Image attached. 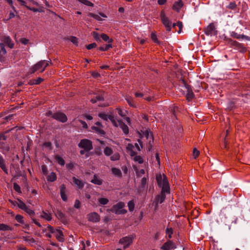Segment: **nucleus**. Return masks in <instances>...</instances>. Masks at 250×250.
<instances>
[{
  "instance_id": "1",
  "label": "nucleus",
  "mask_w": 250,
  "mask_h": 250,
  "mask_svg": "<svg viewBox=\"0 0 250 250\" xmlns=\"http://www.w3.org/2000/svg\"><path fill=\"white\" fill-rule=\"evenodd\" d=\"M21 5L25 6L28 9L34 12H44L43 7L37 1L33 0H17Z\"/></svg>"
},
{
  "instance_id": "2",
  "label": "nucleus",
  "mask_w": 250,
  "mask_h": 250,
  "mask_svg": "<svg viewBox=\"0 0 250 250\" xmlns=\"http://www.w3.org/2000/svg\"><path fill=\"white\" fill-rule=\"evenodd\" d=\"M78 146L83 149L80 151V154L83 155L85 153L86 158L88 157L89 156V151L93 148L92 142L88 139H82L78 144Z\"/></svg>"
},
{
  "instance_id": "3",
  "label": "nucleus",
  "mask_w": 250,
  "mask_h": 250,
  "mask_svg": "<svg viewBox=\"0 0 250 250\" xmlns=\"http://www.w3.org/2000/svg\"><path fill=\"white\" fill-rule=\"evenodd\" d=\"M50 62L49 61L42 60L38 62L34 66L30 68L29 73L32 74L35 72L39 73L43 72L47 66H48Z\"/></svg>"
},
{
  "instance_id": "4",
  "label": "nucleus",
  "mask_w": 250,
  "mask_h": 250,
  "mask_svg": "<svg viewBox=\"0 0 250 250\" xmlns=\"http://www.w3.org/2000/svg\"><path fill=\"white\" fill-rule=\"evenodd\" d=\"M157 181L159 186L162 188V192H169L168 182L165 175L157 176Z\"/></svg>"
},
{
  "instance_id": "5",
  "label": "nucleus",
  "mask_w": 250,
  "mask_h": 250,
  "mask_svg": "<svg viewBox=\"0 0 250 250\" xmlns=\"http://www.w3.org/2000/svg\"><path fill=\"white\" fill-rule=\"evenodd\" d=\"M139 144L135 143V145L128 144L126 149L131 156H133L136 155V151H140L141 148L143 147L142 144L140 141H138Z\"/></svg>"
},
{
  "instance_id": "6",
  "label": "nucleus",
  "mask_w": 250,
  "mask_h": 250,
  "mask_svg": "<svg viewBox=\"0 0 250 250\" xmlns=\"http://www.w3.org/2000/svg\"><path fill=\"white\" fill-rule=\"evenodd\" d=\"M125 206L124 203L120 202L113 206L111 211L117 214H125L126 212V210L124 208Z\"/></svg>"
},
{
  "instance_id": "7",
  "label": "nucleus",
  "mask_w": 250,
  "mask_h": 250,
  "mask_svg": "<svg viewBox=\"0 0 250 250\" xmlns=\"http://www.w3.org/2000/svg\"><path fill=\"white\" fill-rule=\"evenodd\" d=\"M160 18L162 22L166 27L167 31H170L171 29V22L170 21L168 18L166 17L164 11H162L161 12Z\"/></svg>"
},
{
  "instance_id": "8",
  "label": "nucleus",
  "mask_w": 250,
  "mask_h": 250,
  "mask_svg": "<svg viewBox=\"0 0 250 250\" xmlns=\"http://www.w3.org/2000/svg\"><path fill=\"white\" fill-rule=\"evenodd\" d=\"M46 229L48 231H49L51 233H54L56 238L60 242H62L64 240L63 238V234L61 230L56 229L55 230H54L53 228L50 226L48 225Z\"/></svg>"
},
{
  "instance_id": "9",
  "label": "nucleus",
  "mask_w": 250,
  "mask_h": 250,
  "mask_svg": "<svg viewBox=\"0 0 250 250\" xmlns=\"http://www.w3.org/2000/svg\"><path fill=\"white\" fill-rule=\"evenodd\" d=\"M135 237V236L134 235L125 236L120 239V243L123 245L124 248L125 249L132 243Z\"/></svg>"
},
{
  "instance_id": "10",
  "label": "nucleus",
  "mask_w": 250,
  "mask_h": 250,
  "mask_svg": "<svg viewBox=\"0 0 250 250\" xmlns=\"http://www.w3.org/2000/svg\"><path fill=\"white\" fill-rule=\"evenodd\" d=\"M52 118L59 122L65 123L67 120L66 115L62 112H56L53 114Z\"/></svg>"
},
{
  "instance_id": "11",
  "label": "nucleus",
  "mask_w": 250,
  "mask_h": 250,
  "mask_svg": "<svg viewBox=\"0 0 250 250\" xmlns=\"http://www.w3.org/2000/svg\"><path fill=\"white\" fill-rule=\"evenodd\" d=\"M115 126L120 127L125 134H127L129 132V129L127 125L120 120H116L113 125Z\"/></svg>"
},
{
  "instance_id": "12",
  "label": "nucleus",
  "mask_w": 250,
  "mask_h": 250,
  "mask_svg": "<svg viewBox=\"0 0 250 250\" xmlns=\"http://www.w3.org/2000/svg\"><path fill=\"white\" fill-rule=\"evenodd\" d=\"M216 28L213 23H210L205 29V33L207 35H212L216 34Z\"/></svg>"
},
{
  "instance_id": "13",
  "label": "nucleus",
  "mask_w": 250,
  "mask_h": 250,
  "mask_svg": "<svg viewBox=\"0 0 250 250\" xmlns=\"http://www.w3.org/2000/svg\"><path fill=\"white\" fill-rule=\"evenodd\" d=\"M87 217L88 221L92 222H98L100 220V215L95 212L89 213Z\"/></svg>"
},
{
  "instance_id": "14",
  "label": "nucleus",
  "mask_w": 250,
  "mask_h": 250,
  "mask_svg": "<svg viewBox=\"0 0 250 250\" xmlns=\"http://www.w3.org/2000/svg\"><path fill=\"white\" fill-rule=\"evenodd\" d=\"M98 116L100 118L105 121L109 120L112 122L113 125H114L116 120L113 115L106 114L104 113H100L99 114Z\"/></svg>"
},
{
  "instance_id": "15",
  "label": "nucleus",
  "mask_w": 250,
  "mask_h": 250,
  "mask_svg": "<svg viewBox=\"0 0 250 250\" xmlns=\"http://www.w3.org/2000/svg\"><path fill=\"white\" fill-rule=\"evenodd\" d=\"M88 16L89 17L93 18L94 19H95L96 20H97L98 21H102L104 20V19H103L102 18H107L106 15L103 13H99L98 14H94L92 13H89L88 14Z\"/></svg>"
},
{
  "instance_id": "16",
  "label": "nucleus",
  "mask_w": 250,
  "mask_h": 250,
  "mask_svg": "<svg viewBox=\"0 0 250 250\" xmlns=\"http://www.w3.org/2000/svg\"><path fill=\"white\" fill-rule=\"evenodd\" d=\"M175 248L174 243L171 241H168L161 247L163 250H170Z\"/></svg>"
},
{
  "instance_id": "17",
  "label": "nucleus",
  "mask_w": 250,
  "mask_h": 250,
  "mask_svg": "<svg viewBox=\"0 0 250 250\" xmlns=\"http://www.w3.org/2000/svg\"><path fill=\"white\" fill-rule=\"evenodd\" d=\"M183 2L182 0H178L177 1H175L173 6L172 9L177 11V12H179L181 8L183 6Z\"/></svg>"
},
{
  "instance_id": "18",
  "label": "nucleus",
  "mask_w": 250,
  "mask_h": 250,
  "mask_svg": "<svg viewBox=\"0 0 250 250\" xmlns=\"http://www.w3.org/2000/svg\"><path fill=\"white\" fill-rule=\"evenodd\" d=\"M66 188L64 185H62L60 187V194L63 201H66L67 197L66 194Z\"/></svg>"
},
{
  "instance_id": "19",
  "label": "nucleus",
  "mask_w": 250,
  "mask_h": 250,
  "mask_svg": "<svg viewBox=\"0 0 250 250\" xmlns=\"http://www.w3.org/2000/svg\"><path fill=\"white\" fill-rule=\"evenodd\" d=\"M21 238L24 241L27 242L30 245H32L36 243V240L34 238L30 236H23Z\"/></svg>"
},
{
  "instance_id": "20",
  "label": "nucleus",
  "mask_w": 250,
  "mask_h": 250,
  "mask_svg": "<svg viewBox=\"0 0 250 250\" xmlns=\"http://www.w3.org/2000/svg\"><path fill=\"white\" fill-rule=\"evenodd\" d=\"M73 182H74L75 185H76L79 188L82 189L83 188L84 186V182L83 181L80 180L76 178V177H74L73 178Z\"/></svg>"
},
{
  "instance_id": "21",
  "label": "nucleus",
  "mask_w": 250,
  "mask_h": 250,
  "mask_svg": "<svg viewBox=\"0 0 250 250\" xmlns=\"http://www.w3.org/2000/svg\"><path fill=\"white\" fill-rule=\"evenodd\" d=\"M3 42L6 43L8 47H9L10 48H12L14 46V43L11 41V39L9 37H4L3 39Z\"/></svg>"
},
{
  "instance_id": "22",
  "label": "nucleus",
  "mask_w": 250,
  "mask_h": 250,
  "mask_svg": "<svg viewBox=\"0 0 250 250\" xmlns=\"http://www.w3.org/2000/svg\"><path fill=\"white\" fill-rule=\"evenodd\" d=\"M0 167L3 170V171L6 174L8 173V170L6 167V166L4 163V161L2 157L0 155Z\"/></svg>"
},
{
  "instance_id": "23",
  "label": "nucleus",
  "mask_w": 250,
  "mask_h": 250,
  "mask_svg": "<svg viewBox=\"0 0 250 250\" xmlns=\"http://www.w3.org/2000/svg\"><path fill=\"white\" fill-rule=\"evenodd\" d=\"M104 99V97L102 95H97L96 94H94V97L93 98H91L90 100V101L92 103H95L97 101H102Z\"/></svg>"
},
{
  "instance_id": "24",
  "label": "nucleus",
  "mask_w": 250,
  "mask_h": 250,
  "mask_svg": "<svg viewBox=\"0 0 250 250\" xmlns=\"http://www.w3.org/2000/svg\"><path fill=\"white\" fill-rule=\"evenodd\" d=\"M167 192H162V191H161V195H158L156 199L158 203L161 204L164 202L166 198L165 194Z\"/></svg>"
},
{
  "instance_id": "25",
  "label": "nucleus",
  "mask_w": 250,
  "mask_h": 250,
  "mask_svg": "<svg viewBox=\"0 0 250 250\" xmlns=\"http://www.w3.org/2000/svg\"><path fill=\"white\" fill-rule=\"evenodd\" d=\"M40 217L48 221H50L52 219L51 214L46 213L44 211H42V214L40 215Z\"/></svg>"
},
{
  "instance_id": "26",
  "label": "nucleus",
  "mask_w": 250,
  "mask_h": 250,
  "mask_svg": "<svg viewBox=\"0 0 250 250\" xmlns=\"http://www.w3.org/2000/svg\"><path fill=\"white\" fill-rule=\"evenodd\" d=\"M128 104L131 107H136V103L134 102L133 99L129 96H126L125 98Z\"/></svg>"
},
{
  "instance_id": "27",
  "label": "nucleus",
  "mask_w": 250,
  "mask_h": 250,
  "mask_svg": "<svg viewBox=\"0 0 250 250\" xmlns=\"http://www.w3.org/2000/svg\"><path fill=\"white\" fill-rule=\"evenodd\" d=\"M55 159L57 161V163L61 166H63L65 164V161L59 155H56Z\"/></svg>"
},
{
  "instance_id": "28",
  "label": "nucleus",
  "mask_w": 250,
  "mask_h": 250,
  "mask_svg": "<svg viewBox=\"0 0 250 250\" xmlns=\"http://www.w3.org/2000/svg\"><path fill=\"white\" fill-rule=\"evenodd\" d=\"M112 173L116 176L120 177L122 176V172L120 169L117 168H112L111 169Z\"/></svg>"
},
{
  "instance_id": "29",
  "label": "nucleus",
  "mask_w": 250,
  "mask_h": 250,
  "mask_svg": "<svg viewBox=\"0 0 250 250\" xmlns=\"http://www.w3.org/2000/svg\"><path fill=\"white\" fill-rule=\"evenodd\" d=\"M92 129L93 130L95 131L97 133L100 134H104V132L103 129V127L100 126H93L91 127Z\"/></svg>"
},
{
  "instance_id": "30",
  "label": "nucleus",
  "mask_w": 250,
  "mask_h": 250,
  "mask_svg": "<svg viewBox=\"0 0 250 250\" xmlns=\"http://www.w3.org/2000/svg\"><path fill=\"white\" fill-rule=\"evenodd\" d=\"M91 182L92 183L98 185H101L102 184V180L95 175H94L93 179L91 180Z\"/></svg>"
},
{
  "instance_id": "31",
  "label": "nucleus",
  "mask_w": 250,
  "mask_h": 250,
  "mask_svg": "<svg viewBox=\"0 0 250 250\" xmlns=\"http://www.w3.org/2000/svg\"><path fill=\"white\" fill-rule=\"evenodd\" d=\"M56 179L57 176L54 172L50 173L47 177V180L50 182H54L56 180Z\"/></svg>"
},
{
  "instance_id": "32",
  "label": "nucleus",
  "mask_w": 250,
  "mask_h": 250,
  "mask_svg": "<svg viewBox=\"0 0 250 250\" xmlns=\"http://www.w3.org/2000/svg\"><path fill=\"white\" fill-rule=\"evenodd\" d=\"M12 228L4 224H0V230L6 231V230H12Z\"/></svg>"
},
{
  "instance_id": "33",
  "label": "nucleus",
  "mask_w": 250,
  "mask_h": 250,
  "mask_svg": "<svg viewBox=\"0 0 250 250\" xmlns=\"http://www.w3.org/2000/svg\"><path fill=\"white\" fill-rule=\"evenodd\" d=\"M187 99L190 101H191L194 97V94L192 91L190 90L189 88L187 89V93L186 94Z\"/></svg>"
},
{
  "instance_id": "34",
  "label": "nucleus",
  "mask_w": 250,
  "mask_h": 250,
  "mask_svg": "<svg viewBox=\"0 0 250 250\" xmlns=\"http://www.w3.org/2000/svg\"><path fill=\"white\" fill-rule=\"evenodd\" d=\"M144 135L146 138V139L150 140L151 139L153 140L152 134V133L149 130H146L144 133Z\"/></svg>"
},
{
  "instance_id": "35",
  "label": "nucleus",
  "mask_w": 250,
  "mask_h": 250,
  "mask_svg": "<svg viewBox=\"0 0 250 250\" xmlns=\"http://www.w3.org/2000/svg\"><path fill=\"white\" fill-rule=\"evenodd\" d=\"M101 36L104 41L107 42L111 44L113 42V40L112 39H110L106 34H102Z\"/></svg>"
},
{
  "instance_id": "36",
  "label": "nucleus",
  "mask_w": 250,
  "mask_h": 250,
  "mask_svg": "<svg viewBox=\"0 0 250 250\" xmlns=\"http://www.w3.org/2000/svg\"><path fill=\"white\" fill-rule=\"evenodd\" d=\"M108 199L106 198H100L98 199V202L100 205H105L108 203Z\"/></svg>"
},
{
  "instance_id": "37",
  "label": "nucleus",
  "mask_w": 250,
  "mask_h": 250,
  "mask_svg": "<svg viewBox=\"0 0 250 250\" xmlns=\"http://www.w3.org/2000/svg\"><path fill=\"white\" fill-rule=\"evenodd\" d=\"M112 45L110 43H108V44H106L103 46H100L99 47V50L102 51H105L108 50L109 48H112Z\"/></svg>"
},
{
  "instance_id": "38",
  "label": "nucleus",
  "mask_w": 250,
  "mask_h": 250,
  "mask_svg": "<svg viewBox=\"0 0 250 250\" xmlns=\"http://www.w3.org/2000/svg\"><path fill=\"white\" fill-rule=\"evenodd\" d=\"M17 205L18 207L23 210L27 207L26 205L21 200H19L18 202L17 203Z\"/></svg>"
},
{
  "instance_id": "39",
  "label": "nucleus",
  "mask_w": 250,
  "mask_h": 250,
  "mask_svg": "<svg viewBox=\"0 0 250 250\" xmlns=\"http://www.w3.org/2000/svg\"><path fill=\"white\" fill-rule=\"evenodd\" d=\"M15 219L17 221L21 224H23L24 220L23 217L21 215H17L15 216Z\"/></svg>"
},
{
  "instance_id": "40",
  "label": "nucleus",
  "mask_w": 250,
  "mask_h": 250,
  "mask_svg": "<svg viewBox=\"0 0 250 250\" xmlns=\"http://www.w3.org/2000/svg\"><path fill=\"white\" fill-rule=\"evenodd\" d=\"M104 153L106 156H109L112 153V150L109 147H106L104 149Z\"/></svg>"
},
{
  "instance_id": "41",
  "label": "nucleus",
  "mask_w": 250,
  "mask_h": 250,
  "mask_svg": "<svg viewBox=\"0 0 250 250\" xmlns=\"http://www.w3.org/2000/svg\"><path fill=\"white\" fill-rule=\"evenodd\" d=\"M120 156L118 153L113 154L111 157L110 159L112 161H117L119 160Z\"/></svg>"
},
{
  "instance_id": "42",
  "label": "nucleus",
  "mask_w": 250,
  "mask_h": 250,
  "mask_svg": "<svg viewBox=\"0 0 250 250\" xmlns=\"http://www.w3.org/2000/svg\"><path fill=\"white\" fill-rule=\"evenodd\" d=\"M80 2L86 6L91 7H93L94 6V4L91 2L87 0H81Z\"/></svg>"
},
{
  "instance_id": "43",
  "label": "nucleus",
  "mask_w": 250,
  "mask_h": 250,
  "mask_svg": "<svg viewBox=\"0 0 250 250\" xmlns=\"http://www.w3.org/2000/svg\"><path fill=\"white\" fill-rule=\"evenodd\" d=\"M151 38L154 42L159 43V42L157 39V35L155 32H152L151 33Z\"/></svg>"
},
{
  "instance_id": "44",
  "label": "nucleus",
  "mask_w": 250,
  "mask_h": 250,
  "mask_svg": "<svg viewBox=\"0 0 250 250\" xmlns=\"http://www.w3.org/2000/svg\"><path fill=\"white\" fill-rule=\"evenodd\" d=\"M128 209L130 211H132L133 210L134 208V203L133 201H130L128 203Z\"/></svg>"
},
{
  "instance_id": "45",
  "label": "nucleus",
  "mask_w": 250,
  "mask_h": 250,
  "mask_svg": "<svg viewBox=\"0 0 250 250\" xmlns=\"http://www.w3.org/2000/svg\"><path fill=\"white\" fill-rule=\"evenodd\" d=\"M134 160L139 164H142L144 162L142 157L140 156H135L134 158Z\"/></svg>"
},
{
  "instance_id": "46",
  "label": "nucleus",
  "mask_w": 250,
  "mask_h": 250,
  "mask_svg": "<svg viewBox=\"0 0 250 250\" xmlns=\"http://www.w3.org/2000/svg\"><path fill=\"white\" fill-rule=\"evenodd\" d=\"M173 233V230L172 228H167L166 229V234L168 235L169 238H171L172 234Z\"/></svg>"
},
{
  "instance_id": "47",
  "label": "nucleus",
  "mask_w": 250,
  "mask_h": 250,
  "mask_svg": "<svg viewBox=\"0 0 250 250\" xmlns=\"http://www.w3.org/2000/svg\"><path fill=\"white\" fill-rule=\"evenodd\" d=\"M117 110L118 111V113L119 115H120L122 117H124L126 115V111L123 110L120 108H117Z\"/></svg>"
},
{
  "instance_id": "48",
  "label": "nucleus",
  "mask_w": 250,
  "mask_h": 250,
  "mask_svg": "<svg viewBox=\"0 0 250 250\" xmlns=\"http://www.w3.org/2000/svg\"><path fill=\"white\" fill-rule=\"evenodd\" d=\"M69 40L74 44L77 45H78V39L75 37H71L69 38Z\"/></svg>"
},
{
  "instance_id": "49",
  "label": "nucleus",
  "mask_w": 250,
  "mask_h": 250,
  "mask_svg": "<svg viewBox=\"0 0 250 250\" xmlns=\"http://www.w3.org/2000/svg\"><path fill=\"white\" fill-rule=\"evenodd\" d=\"M23 210L25 211L28 214L32 215L34 214V212L32 209L28 208L27 207H26L25 209H24Z\"/></svg>"
},
{
  "instance_id": "50",
  "label": "nucleus",
  "mask_w": 250,
  "mask_h": 250,
  "mask_svg": "<svg viewBox=\"0 0 250 250\" xmlns=\"http://www.w3.org/2000/svg\"><path fill=\"white\" fill-rule=\"evenodd\" d=\"M176 26L179 28V31H178V32L179 33H180L182 31L183 28L182 22L180 21H178L177 22H176Z\"/></svg>"
},
{
  "instance_id": "51",
  "label": "nucleus",
  "mask_w": 250,
  "mask_h": 250,
  "mask_svg": "<svg viewBox=\"0 0 250 250\" xmlns=\"http://www.w3.org/2000/svg\"><path fill=\"white\" fill-rule=\"evenodd\" d=\"M200 154V152L196 148H194L193 150V156L196 159Z\"/></svg>"
},
{
  "instance_id": "52",
  "label": "nucleus",
  "mask_w": 250,
  "mask_h": 250,
  "mask_svg": "<svg viewBox=\"0 0 250 250\" xmlns=\"http://www.w3.org/2000/svg\"><path fill=\"white\" fill-rule=\"evenodd\" d=\"M14 189L15 191H16L18 192H21V188L19 185H18L16 183L14 184Z\"/></svg>"
},
{
  "instance_id": "53",
  "label": "nucleus",
  "mask_w": 250,
  "mask_h": 250,
  "mask_svg": "<svg viewBox=\"0 0 250 250\" xmlns=\"http://www.w3.org/2000/svg\"><path fill=\"white\" fill-rule=\"evenodd\" d=\"M136 173L137 176H141L142 175L144 174L145 173L144 169H141L140 170L136 171Z\"/></svg>"
},
{
  "instance_id": "54",
  "label": "nucleus",
  "mask_w": 250,
  "mask_h": 250,
  "mask_svg": "<svg viewBox=\"0 0 250 250\" xmlns=\"http://www.w3.org/2000/svg\"><path fill=\"white\" fill-rule=\"evenodd\" d=\"M51 146H52L51 143L50 142H45L43 144V146L46 148H48L49 149H51Z\"/></svg>"
},
{
  "instance_id": "55",
  "label": "nucleus",
  "mask_w": 250,
  "mask_h": 250,
  "mask_svg": "<svg viewBox=\"0 0 250 250\" xmlns=\"http://www.w3.org/2000/svg\"><path fill=\"white\" fill-rule=\"evenodd\" d=\"M96 46V43H92L89 44L88 45H87L86 48L88 50H90V49L95 48Z\"/></svg>"
},
{
  "instance_id": "56",
  "label": "nucleus",
  "mask_w": 250,
  "mask_h": 250,
  "mask_svg": "<svg viewBox=\"0 0 250 250\" xmlns=\"http://www.w3.org/2000/svg\"><path fill=\"white\" fill-rule=\"evenodd\" d=\"M81 203L79 200H76L75 202L74 207L79 208L80 207Z\"/></svg>"
},
{
  "instance_id": "57",
  "label": "nucleus",
  "mask_w": 250,
  "mask_h": 250,
  "mask_svg": "<svg viewBox=\"0 0 250 250\" xmlns=\"http://www.w3.org/2000/svg\"><path fill=\"white\" fill-rule=\"evenodd\" d=\"M91 75L92 76L94 77V78H98L99 77H100V74L98 72H95V71H93L91 72Z\"/></svg>"
},
{
  "instance_id": "58",
  "label": "nucleus",
  "mask_w": 250,
  "mask_h": 250,
  "mask_svg": "<svg viewBox=\"0 0 250 250\" xmlns=\"http://www.w3.org/2000/svg\"><path fill=\"white\" fill-rule=\"evenodd\" d=\"M147 179L146 177H144L142 178V179L141 180V184L143 187H144L146 185V182H147Z\"/></svg>"
},
{
  "instance_id": "59",
  "label": "nucleus",
  "mask_w": 250,
  "mask_h": 250,
  "mask_svg": "<svg viewBox=\"0 0 250 250\" xmlns=\"http://www.w3.org/2000/svg\"><path fill=\"white\" fill-rule=\"evenodd\" d=\"M83 118L87 120H91L93 119V117L91 115L87 114L83 115Z\"/></svg>"
},
{
  "instance_id": "60",
  "label": "nucleus",
  "mask_w": 250,
  "mask_h": 250,
  "mask_svg": "<svg viewBox=\"0 0 250 250\" xmlns=\"http://www.w3.org/2000/svg\"><path fill=\"white\" fill-rule=\"evenodd\" d=\"M79 121L81 123V124L83 125V127L84 128H85V129L87 128V127H88L87 125V124L85 122H84V121H82L81 120H79Z\"/></svg>"
},
{
  "instance_id": "61",
  "label": "nucleus",
  "mask_w": 250,
  "mask_h": 250,
  "mask_svg": "<svg viewBox=\"0 0 250 250\" xmlns=\"http://www.w3.org/2000/svg\"><path fill=\"white\" fill-rule=\"evenodd\" d=\"M35 83L36 84H40V83H41V82H42L43 81V79L41 78H38V79H35Z\"/></svg>"
},
{
  "instance_id": "62",
  "label": "nucleus",
  "mask_w": 250,
  "mask_h": 250,
  "mask_svg": "<svg viewBox=\"0 0 250 250\" xmlns=\"http://www.w3.org/2000/svg\"><path fill=\"white\" fill-rule=\"evenodd\" d=\"M42 170L43 174H46L47 173V167L45 165L42 166Z\"/></svg>"
},
{
  "instance_id": "63",
  "label": "nucleus",
  "mask_w": 250,
  "mask_h": 250,
  "mask_svg": "<svg viewBox=\"0 0 250 250\" xmlns=\"http://www.w3.org/2000/svg\"><path fill=\"white\" fill-rule=\"evenodd\" d=\"M22 225V228L24 229H27L28 230L29 229V225L28 224H25L23 222V224H21Z\"/></svg>"
},
{
  "instance_id": "64",
  "label": "nucleus",
  "mask_w": 250,
  "mask_h": 250,
  "mask_svg": "<svg viewBox=\"0 0 250 250\" xmlns=\"http://www.w3.org/2000/svg\"><path fill=\"white\" fill-rule=\"evenodd\" d=\"M66 167L68 169H72L74 167V164L72 163H70L66 165Z\"/></svg>"
}]
</instances>
